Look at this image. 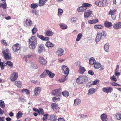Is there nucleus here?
<instances>
[{
	"label": "nucleus",
	"instance_id": "obj_47",
	"mask_svg": "<svg viewBox=\"0 0 121 121\" xmlns=\"http://www.w3.org/2000/svg\"><path fill=\"white\" fill-rule=\"evenodd\" d=\"M32 56V54L31 53L28 55L23 56V58L25 59L27 58H30Z\"/></svg>",
	"mask_w": 121,
	"mask_h": 121
},
{
	"label": "nucleus",
	"instance_id": "obj_17",
	"mask_svg": "<svg viewBox=\"0 0 121 121\" xmlns=\"http://www.w3.org/2000/svg\"><path fill=\"white\" fill-rule=\"evenodd\" d=\"M64 50L61 48H59L56 52V54L58 56H61L63 55Z\"/></svg>",
	"mask_w": 121,
	"mask_h": 121
},
{
	"label": "nucleus",
	"instance_id": "obj_45",
	"mask_svg": "<svg viewBox=\"0 0 121 121\" xmlns=\"http://www.w3.org/2000/svg\"><path fill=\"white\" fill-rule=\"evenodd\" d=\"M62 94L65 97H68L69 95L68 92L67 91H64L62 92Z\"/></svg>",
	"mask_w": 121,
	"mask_h": 121
},
{
	"label": "nucleus",
	"instance_id": "obj_29",
	"mask_svg": "<svg viewBox=\"0 0 121 121\" xmlns=\"http://www.w3.org/2000/svg\"><path fill=\"white\" fill-rule=\"evenodd\" d=\"M5 59L6 60H10L11 58V55L10 53L5 54L4 56Z\"/></svg>",
	"mask_w": 121,
	"mask_h": 121
},
{
	"label": "nucleus",
	"instance_id": "obj_30",
	"mask_svg": "<svg viewBox=\"0 0 121 121\" xmlns=\"http://www.w3.org/2000/svg\"><path fill=\"white\" fill-rule=\"evenodd\" d=\"M14 84L15 85L19 88H20L22 86V83L20 81H16L14 82Z\"/></svg>",
	"mask_w": 121,
	"mask_h": 121
},
{
	"label": "nucleus",
	"instance_id": "obj_7",
	"mask_svg": "<svg viewBox=\"0 0 121 121\" xmlns=\"http://www.w3.org/2000/svg\"><path fill=\"white\" fill-rule=\"evenodd\" d=\"M61 89H59L52 90V93L53 95L58 97L61 95Z\"/></svg>",
	"mask_w": 121,
	"mask_h": 121
},
{
	"label": "nucleus",
	"instance_id": "obj_32",
	"mask_svg": "<svg viewBox=\"0 0 121 121\" xmlns=\"http://www.w3.org/2000/svg\"><path fill=\"white\" fill-rule=\"evenodd\" d=\"M98 21V20L97 19H96L95 20H89L88 21L89 23L93 24L95 23Z\"/></svg>",
	"mask_w": 121,
	"mask_h": 121
},
{
	"label": "nucleus",
	"instance_id": "obj_19",
	"mask_svg": "<svg viewBox=\"0 0 121 121\" xmlns=\"http://www.w3.org/2000/svg\"><path fill=\"white\" fill-rule=\"evenodd\" d=\"M107 116L106 113H103L100 116V118L102 121H106L108 120Z\"/></svg>",
	"mask_w": 121,
	"mask_h": 121
},
{
	"label": "nucleus",
	"instance_id": "obj_40",
	"mask_svg": "<svg viewBox=\"0 0 121 121\" xmlns=\"http://www.w3.org/2000/svg\"><path fill=\"white\" fill-rule=\"evenodd\" d=\"M121 116L120 113H116L115 116V117L117 120H120L121 119Z\"/></svg>",
	"mask_w": 121,
	"mask_h": 121
},
{
	"label": "nucleus",
	"instance_id": "obj_18",
	"mask_svg": "<svg viewBox=\"0 0 121 121\" xmlns=\"http://www.w3.org/2000/svg\"><path fill=\"white\" fill-rule=\"evenodd\" d=\"M25 23L27 25L26 26L28 27H30L32 25V22L31 20L30 19H26L25 21Z\"/></svg>",
	"mask_w": 121,
	"mask_h": 121
},
{
	"label": "nucleus",
	"instance_id": "obj_21",
	"mask_svg": "<svg viewBox=\"0 0 121 121\" xmlns=\"http://www.w3.org/2000/svg\"><path fill=\"white\" fill-rule=\"evenodd\" d=\"M44 50V46L43 44H40L39 46V48L38 50L39 53H40Z\"/></svg>",
	"mask_w": 121,
	"mask_h": 121
},
{
	"label": "nucleus",
	"instance_id": "obj_24",
	"mask_svg": "<svg viewBox=\"0 0 121 121\" xmlns=\"http://www.w3.org/2000/svg\"><path fill=\"white\" fill-rule=\"evenodd\" d=\"M105 26L106 27H109L112 26L113 25L112 23L108 21L105 22L104 24Z\"/></svg>",
	"mask_w": 121,
	"mask_h": 121
},
{
	"label": "nucleus",
	"instance_id": "obj_27",
	"mask_svg": "<svg viewBox=\"0 0 121 121\" xmlns=\"http://www.w3.org/2000/svg\"><path fill=\"white\" fill-rule=\"evenodd\" d=\"M47 1V0H39V6H43L45 4Z\"/></svg>",
	"mask_w": 121,
	"mask_h": 121
},
{
	"label": "nucleus",
	"instance_id": "obj_22",
	"mask_svg": "<svg viewBox=\"0 0 121 121\" xmlns=\"http://www.w3.org/2000/svg\"><path fill=\"white\" fill-rule=\"evenodd\" d=\"M53 34V33L52 31L50 30H48L45 32V35L47 36H51Z\"/></svg>",
	"mask_w": 121,
	"mask_h": 121
},
{
	"label": "nucleus",
	"instance_id": "obj_20",
	"mask_svg": "<svg viewBox=\"0 0 121 121\" xmlns=\"http://www.w3.org/2000/svg\"><path fill=\"white\" fill-rule=\"evenodd\" d=\"M81 102V100L77 98L74 100L73 105L75 106H77L80 104Z\"/></svg>",
	"mask_w": 121,
	"mask_h": 121
},
{
	"label": "nucleus",
	"instance_id": "obj_52",
	"mask_svg": "<svg viewBox=\"0 0 121 121\" xmlns=\"http://www.w3.org/2000/svg\"><path fill=\"white\" fill-rule=\"evenodd\" d=\"M78 117H79L80 118L82 119H83L85 118H86L87 117V116L85 115L81 114L78 115Z\"/></svg>",
	"mask_w": 121,
	"mask_h": 121
},
{
	"label": "nucleus",
	"instance_id": "obj_63",
	"mask_svg": "<svg viewBox=\"0 0 121 121\" xmlns=\"http://www.w3.org/2000/svg\"><path fill=\"white\" fill-rule=\"evenodd\" d=\"M88 73L91 75H93L94 74V72L91 70H90L88 71Z\"/></svg>",
	"mask_w": 121,
	"mask_h": 121
},
{
	"label": "nucleus",
	"instance_id": "obj_6",
	"mask_svg": "<svg viewBox=\"0 0 121 121\" xmlns=\"http://www.w3.org/2000/svg\"><path fill=\"white\" fill-rule=\"evenodd\" d=\"M116 9H110L108 12V15H111V17L112 18V20H115L116 19V16L115 15L116 13Z\"/></svg>",
	"mask_w": 121,
	"mask_h": 121
},
{
	"label": "nucleus",
	"instance_id": "obj_3",
	"mask_svg": "<svg viewBox=\"0 0 121 121\" xmlns=\"http://www.w3.org/2000/svg\"><path fill=\"white\" fill-rule=\"evenodd\" d=\"M106 36V33L105 31H99L97 33L95 39L96 42H98L101 39L105 38Z\"/></svg>",
	"mask_w": 121,
	"mask_h": 121
},
{
	"label": "nucleus",
	"instance_id": "obj_10",
	"mask_svg": "<svg viewBox=\"0 0 121 121\" xmlns=\"http://www.w3.org/2000/svg\"><path fill=\"white\" fill-rule=\"evenodd\" d=\"M113 90V89L111 87H104L103 88L102 91L104 92L107 94L110 93L112 92Z\"/></svg>",
	"mask_w": 121,
	"mask_h": 121
},
{
	"label": "nucleus",
	"instance_id": "obj_4",
	"mask_svg": "<svg viewBox=\"0 0 121 121\" xmlns=\"http://www.w3.org/2000/svg\"><path fill=\"white\" fill-rule=\"evenodd\" d=\"M95 4L99 7H105L108 4V1L107 0H103L101 1L97 0L95 2Z\"/></svg>",
	"mask_w": 121,
	"mask_h": 121
},
{
	"label": "nucleus",
	"instance_id": "obj_35",
	"mask_svg": "<svg viewBox=\"0 0 121 121\" xmlns=\"http://www.w3.org/2000/svg\"><path fill=\"white\" fill-rule=\"evenodd\" d=\"M103 26L101 25H96L94 26V28L95 29H102L103 28Z\"/></svg>",
	"mask_w": 121,
	"mask_h": 121
},
{
	"label": "nucleus",
	"instance_id": "obj_5",
	"mask_svg": "<svg viewBox=\"0 0 121 121\" xmlns=\"http://www.w3.org/2000/svg\"><path fill=\"white\" fill-rule=\"evenodd\" d=\"M87 77L85 76H80L76 79V82L79 84H82L87 80Z\"/></svg>",
	"mask_w": 121,
	"mask_h": 121
},
{
	"label": "nucleus",
	"instance_id": "obj_25",
	"mask_svg": "<svg viewBox=\"0 0 121 121\" xmlns=\"http://www.w3.org/2000/svg\"><path fill=\"white\" fill-rule=\"evenodd\" d=\"M45 45L48 48H52L54 46V44L53 43H51L50 42L48 41L46 43Z\"/></svg>",
	"mask_w": 121,
	"mask_h": 121
},
{
	"label": "nucleus",
	"instance_id": "obj_44",
	"mask_svg": "<svg viewBox=\"0 0 121 121\" xmlns=\"http://www.w3.org/2000/svg\"><path fill=\"white\" fill-rule=\"evenodd\" d=\"M23 114L21 111L19 112L17 114L16 117L17 119H19L21 117Z\"/></svg>",
	"mask_w": 121,
	"mask_h": 121
},
{
	"label": "nucleus",
	"instance_id": "obj_60",
	"mask_svg": "<svg viewBox=\"0 0 121 121\" xmlns=\"http://www.w3.org/2000/svg\"><path fill=\"white\" fill-rule=\"evenodd\" d=\"M60 99L59 98L53 97L52 98V99L54 102H56V100L58 99Z\"/></svg>",
	"mask_w": 121,
	"mask_h": 121
},
{
	"label": "nucleus",
	"instance_id": "obj_53",
	"mask_svg": "<svg viewBox=\"0 0 121 121\" xmlns=\"http://www.w3.org/2000/svg\"><path fill=\"white\" fill-rule=\"evenodd\" d=\"M6 64L7 65L10 66L11 68L13 67V63L11 61H8L6 62Z\"/></svg>",
	"mask_w": 121,
	"mask_h": 121
},
{
	"label": "nucleus",
	"instance_id": "obj_26",
	"mask_svg": "<svg viewBox=\"0 0 121 121\" xmlns=\"http://www.w3.org/2000/svg\"><path fill=\"white\" fill-rule=\"evenodd\" d=\"M67 75L66 76L62 75L61 76V78L59 79V81L60 82H63L67 80Z\"/></svg>",
	"mask_w": 121,
	"mask_h": 121
},
{
	"label": "nucleus",
	"instance_id": "obj_38",
	"mask_svg": "<svg viewBox=\"0 0 121 121\" xmlns=\"http://www.w3.org/2000/svg\"><path fill=\"white\" fill-rule=\"evenodd\" d=\"M58 15L60 17L61 16V15L63 13V11L61 9L58 8Z\"/></svg>",
	"mask_w": 121,
	"mask_h": 121
},
{
	"label": "nucleus",
	"instance_id": "obj_16",
	"mask_svg": "<svg viewBox=\"0 0 121 121\" xmlns=\"http://www.w3.org/2000/svg\"><path fill=\"white\" fill-rule=\"evenodd\" d=\"M92 11L90 10H88L84 13V17L86 18L88 17L92 13Z\"/></svg>",
	"mask_w": 121,
	"mask_h": 121
},
{
	"label": "nucleus",
	"instance_id": "obj_13",
	"mask_svg": "<svg viewBox=\"0 0 121 121\" xmlns=\"http://www.w3.org/2000/svg\"><path fill=\"white\" fill-rule=\"evenodd\" d=\"M114 29L118 30L121 28V22H119L117 23L114 24L113 26Z\"/></svg>",
	"mask_w": 121,
	"mask_h": 121
},
{
	"label": "nucleus",
	"instance_id": "obj_14",
	"mask_svg": "<svg viewBox=\"0 0 121 121\" xmlns=\"http://www.w3.org/2000/svg\"><path fill=\"white\" fill-rule=\"evenodd\" d=\"M18 73L16 72H13L12 74L10 77V79L12 81H14L16 80L18 78Z\"/></svg>",
	"mask_w": 121,
	"mask_h": 121
},
{
	"label": "nucleus",
	"instance_id": "obj_12",
	"mask_svg": "<svg viewBox=\"0 0 121 121\" xmlns=\"http://www.w3.org/2000/svg\"><path fill=\"white\" fill-rule=\"evenodd\" d=\"M41 88L40 87H36L34 91V95L35 96H37L39 95L41 92Z\"/></svg>",
	"mask_w": 121,
	"mask_h": 121
},
{
	"label": "nucleus",
	"instance_id": "obj_15",
	"mask_svg": "<svg viewBox=\"0 0 121 121\" xmlns=\"http://www.w3.org/2000/svg\"><path fill=\"white\" fill-rule=\"evenodd\" d=\"M57 119V116L54 114H52L48 117V121H56Z\"/></svg>",
	"mask_w": 121,
	"mask_h": 121
},
{
	"label": "nucleus",
	"instance_id": "obj_61",
	"mask_svg": "<svg viewBox=\"0 0 121 121\" xmlns=\"http://www.w3.org/2000/svg\"><path fill=\"white\" fill-rule=\"evenodd\" d=\"M99 83V81L98 80H95L94 81L93 83H92V84L93 85H95Z\"/></svg>",
	"mask_w": 121,
	"mask_h": 121
},
{
	"label": "nucleus",
	"instance_id": "obj_51",
	"mask_svg": "<svg viewBox=\"0 0 121 121\" xmlns=\"http://www.w3.org/2000/svg\"><path fill=\"white\" fill-rule=\"evenodd\" d=\"M37 29L35 27H34L31 30V32L33 35L35 34L37 31Z\"/></svg>",
	"mask_w": 121,
	"mask_h": 121
},
{
	"label": "nucleus",
	"instance_id": "obj_11",
	"mask_svg": "<svg viewBox=\"0 0 121 121\" xmlns=\"http://www.w3.org/2000/svg\"><path fill=\"white\" fill-rule=\"evenodd\" d=\"M62 68L63 70L64 74L68 75L69 73V71L68 67L66 66L63 65L62 66Z\"/></svg>",
	"mask_w": 121,
	"mask_h": 121
},
{
	"label": "nucleus",
	"instance_id": "obj_56",
	"mask_svg": "<svg viewBox=\"0 0 121 121\" xmlns=\"http://www.w3.org/2000/svg\"><path fill=\"white\" fill-rule=\"evenodd\" d=\"M37 37L40 39L43 40L44 36L42 35H39V34H37Z\"/></svg>",
	"mask_w": 121,
	"mask_h": 121
},
{
	"label": "nucleus",
	"instance_id": "obj_31",
	"mask_svg": "<svg viewBox=\"0 0 121 121\" xmlns=\"http://www.w3.org/2000/svg\"><path fill=\"white\" fill-rule=\"evenodd\" d=\"M30 65L32 68L34 69H36L38 68L37 64L34 62H31Z\"/></svg>",
	"mask_w": 121,
	"mask_h": 121
},
{
	"label": "nucleus",
	"instance_id": "obj_46",
	"mask_svg": "<svg viewBox=\"0 0 121 121\" xmlns=\"http://www.w3.org/2000/svg\"><path fill=\"white\" fill-rule=\"evenodd\" d=\"M0 107L2 108H4L5 107L4 102L3 100H0Z\"/></svg>",
	"mask_w": 121,
	"mask_h": 121
},
{
	"label": "nucleus",
	"instance_id": "obj_62",
	"mask_svg": "<svg viewBox=\"0 0 121 121\" xmlns=\"http://www.w3.org/2000/svg\"><path fill=\"white\" fill-rule=\"evenodd\" d=\"M115 75L116 76L120 75V72H118L117 71V69H116L115 70Z\"/></svg>",
	"mask_w": 121,
	"mask_h": 121
},
{
	"label": "nucleus",
	"instance_id": "obj_50",
	"mask_svg": "<svg viewBox=\"0 0 121 121\" xmlns=\"http://www.w3.org/2000/svg\"><path fill=\"white\" fill-rule=\"evenodd\" d=\"M22 92H24L27 95H29L30 94L29 90L27 89H23L22 90Z\"/></svg>",
	"mask_w": 121,
	"mask_h": 121
},
{
	"label": "nucleus",
	"instance_id": "obj_41",
	"mask_svg": "<svg viewBox=\"0 0 121 121\" xmlns=\"http://www.w3.org/2000/svg\"><path fill=\"white\" fill-rule=\"evenodd\" d=\"M59 26L61 28L63 29H66L68 27L65 24L63 23L60 24H59Z\"/></svg>",
	"mask_w": 121,
	"mask_h": 121
},
{
	"label": "nucleus",
	"instance_id": "obj_43",
	"mask_svg": "<svg viewBox=\"0 0 121 121\" xmlns=\"http://www.w3.org/2000/svg\"><path fill=\"white\" fill-rule=\"evenodd\" d=\"M47 74L46 72H43L40 76V78H44L45 77L47 76Z\"/></svg>",
	"mask_w": 121,
	"mask_h": 121
},
{
	"label": "nucleus",
	"instance_id": "obj_9",
	"mask_svg": "<svg viewBox=\"0 0 121 121\" xmlns=\"http://www.w3.org/2000/svg\"><path fill=\"white\" fill-rule=\"evenodd\" d=\"M39 61L40 64L43 66L45 65L47 63L46 60L43 57L41 56H39Z\"/></svg>",
	"mask_w": 121,
	"mask_h": 121
},
{
	"label": "nucleus",
	"instance_id": "obj_34",
	"mask_svg": "<svg viewBox=\"0 0 121 121\" xmlns=\"http://www.w3.org/2000/svg\"><path fill=\"white\" fill-rule=\"evenodd\" d=\"M95 62L96 61L93 57H91L89 59V63L90 64H94Z\"/></svg>",
	"mask_w": 121,
	"mask_h": 121
},
{
	"label": "nucleus",
	"instance_id": "obj_33",
	"mask_svg": "<svg viewBox=\"0 0 121 121\" xmlns=\"http://www.w3.org/2000/svg\"><path fill=\"white\" fill-rule=\"evenodd\" d=\"M101 66L100 63L99 62L95 63L94 65V66L95 69H97L100 68Z\"/></svg>",
	"mask_w": 121,
	"mask_h": 121
},
{
	"label": "nucleus",
	"instance_id": "obj_28",
	"mask_svg": "<svg viewBox=\"0 0 121 121\" xmlns=\"http://www.w3.org/2000/svg\"><path fill=\"white\" fill-rule=\"evenodd\" d=\"M86 70L85 69L84 67L80 66L79 67V72L80 73H83Z\"/></svg>",
	"mask_w": 121,
	"mask_h": 121
},
{
	"label": "nucleus",
	"instance_id": "obj_54",
	"mask_svg": "<svg viewBox=\"0 0 121 121\" xmlns=\"http://www.w3.org/2000/svg\"><path fill=\"white\" fill-rule=\"evenodd\" d=\"M1 7L4 9H6L7 7V4L5 2H4L3 3L1 4Z\"/></svg>",
	"mask_w": 121,
	"mask_h": 121
},
{
	"label": "nucleus",
	"instance_id": "obj_37",
	"mask_svg": "<svg viewBox=\"0 0 121 121\" xmlns=\"http://www.w3.org/2000/svg\"><path fill=\"white\" fill-rule=\"evenodd\" d=\"M109 45L108 43H106L104 45V49L105 51L106 52H108L109 48Z\"/></svg>",
	"mask_w": 121,
	"mask_h": 121
},
{
	"label": "nucleus",
	"instance_id": "obj_2",
	"mask_svg": "<svg viewBox=\"0 0 121 121\" xmlns=\"http://www.w3.org/2000/svg\"><path fill=\"white\" fill-rule=\"evenodd\" d=\"M92 6L91 4L87 3H84L82 4V6L78 7L77 9L78 12H84L87 9V7H91Z\"/></svg>",
	"mask_w": 121,
	"mask_h": 121
},
{
	"label": "nucleus",
	"instance_id": "obj_64",
	"mask_svg": "<svg viewBox=\"0 0 121 121\" xmlns=\"http://www.w3.org/2000/svg\"><path fill=\"white\" fill-rule=\"evenodd\" d=\"M1 43L3 44L4 45L6 46L7 45V43L5 41V40H2L1 41Z\"/></svg>",
	"mask_w": 121,
	"mask_h": 121
},
{
	"label": "nucleus",
	"instance_id": "obj_55",
	"mask_svg": "<svg viewBox=\"0 0 121 121\" xmlns=\"http://www.w3.org/2000/svg\"><path fill=\"white\" fill-rule=\"evenodd\" d=\"M110 79L112 81H113L115 82L117 81V78L115 77V76L114 75L110 77Z\"/></svg>",
	"mask_w": 121,
	"mask_h": 121
},
{
	"label": "nucleus",
	"instance_id": "obj_1",
	"mask_svg": "<svg viewBox=\"0 0 121 121\" xmlns=\"http://www.w3.org/2000/svg\"><path fill=\"white\" fill-rule=\"evenodd\" d=\"M29 43L30 44L29 47L31 49H34L37 45V40L35 36H34L31 37L29 40Z\"/></svg>",
	"mask_w": 121,
	"mask_h": 121
},
{
	"label": "nucleus",
	"instance_id": "obj_36",
	"mask_svg": "<svg viewBox=\"0 0 121 121\" xmlns=\"http://www.w3.org/2000/svg\"><path fill=\"white\" fill-rule=\"evenodd\" d=\"M95 89L94 88L90 89L88 91V95L92 94L94 93L95 92Z\"/></svg>",
	"mask_w": 121,
	"mask_h": 121
},
{
	"label": "nucleus",
	"instance_id": "obj_59",
	"mask_svg": "<svg viewBox=\"0 0 121 121\" xmlns=\"http://www.w3.org/2000/svg\"><path fill=\"white\" fill-rule=\"evenodd\" d=\"M19 100L23 102H25L26 101V100L25 99L22 97L19 98Z\"/></svg>",
	"mask_w": 121,
	"mask_h": 121
},
{
	"label": "nucleus",
	"instance_id": "obj_57",
	"mask_svg": "<svg viewBox=\"0 0 121 121\" xmlns=\"http://www.w3.org/2000/svg\"><path fill=\"white\" fill-rule=\"evenodd\" d=\"M77 20V19L76 17H73L71 19L72 22H75Z\"/></svg>",
	"mask_w": 121,
	"mask_h": 121
},
{
	"label": "nucleus",
	"instance_id": "obj_8",
	"mask_svg": "<svg viewBox=\"0 0 121 121\" xmlns=\"http://www.w3.org/2000/svg\"><path fill=\"white\" fill-rule=\"evenodd\" d=\"M21 48V46L20 44L17 43L13 46V50L14 52H17Z\"/></svg>",
	"mask_w": 121,
	"mask_h": 121
},
{
	"label": "nucleus",
	"instance_id": "obj_48",
	"mask_svg": "<svg viewBox=\"0 0 121 121\" xmlns=\"http://www.w3.org/2000/svg\"><path fill=\"white\" fill-rule=\"evenodd\" d=\"M39 5L38 4L36 3L35 4L34 3H33L31 5L30 7L34 9L37 7Z\"/></svg>",
	"mask_w": 121,
	"mask_h": 121
},
{
	"label": "nucleus",
	"instance_id": "obj_23",
	"mask_svg": "<svg viewBox=\"0 0 121 121\" xmlns=\"http://www.w3.org/2000/svg\"><path fill=\"white\" fill-rule=\"evenodd\" d=\"M46 71L47 73V75H48L49 77L51 78H53L55 75V74L52 73L49 70H46Z\"/></svg>",
	"mask_w": 121,
	"mask_h": 121
},
{
	"label": "nucleus",
	"instance_id": "obj_49",
	"mask_svg": "<svg viewBox=\"0 0 121 121\" xmlns=\"http://www.w3.org/2000/svg\"><path fill=\"white\" fill-rule=\"evenodd\" d=\"M2 53L4 56L6 54H7L10 53L9 52V49H6L4 51L3 50Z\"/></svg>",
	"mask_w": 121,
	"mask_h": 121
},
{
	"label": "nucleus",
	"instance_id": "obj_58",
	"mask_svg": "<svg viewBox=\"0 0 121 121\" xmlns=\"http://www.w3.org/2000/svg\"><path fill=\"white\" fill-rule=\"evenodd\" d=\"M0 66L2 70H3L4 69V65L3 63L0 62Z\"/></svg>",
	"mask_w": 121,
	"mask_h": 121
},
{
	"label": "nucleus",
	"instance_id": "obj_42",
	"mask_svg": "<svg viewBox=\"0 0 121 121\" xmlns=\"http://www.w3.org/2000/svg\"><path fill=\"white\" fill-rule=\"evenodd\" d=\"M52 108L53 110L57 109L58 105L55 103H53L51 104Z\"/></svg>",
	"mask_w": 121,
	"mask_h": 121
},
{
	"label": "nucleus",
	"instance_id": "obj_39",
	"mask_svg": "<svg viewBox=\"0 0 121 121\" xmlns=\"http://www.w3.org/2000/svg\"><path fill=\"white\" fill-rule=\"evenodd\" d=\"M82 36V34L81 33H79L78 34L76 39V41H79L81 39Z\"/></svg>",
	"mask_w": 121,
	"mask_h": 121
}]
</instances>
